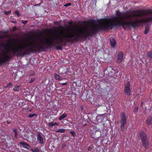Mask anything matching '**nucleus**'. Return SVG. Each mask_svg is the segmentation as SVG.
I'll list each match as a JSON object with an SVG mask.
<instances>
[{"instance_id": "obj_1", "label": "nucleus", "mask_w": 152, "mask_h": 152, "mask_svg": "<svg viewBox=\"0 0 152 152\" xmlns=\"http://www.w3.org/2000/svg\"><path fill=\"white\" fill-rule=\"evenodd\" d=\"M132 11L129 14L128 12L121 13L119 10L116 11L117 16L112 18L102 19L100 20L93 21L84 27L80 28H73L71 26L70 30L59 33V45L65 42H70L76 40L78 41L82 38H86L90 35L101 29H107L114 26H121L125 30L131 28H134L138 26L144 20L142 16L135 15L137 13Z\"/></svg>"}, {"instance_id": "obj_2", "label": "nucleus", "mask_w": 152, "mask_h": 152, "mask_svg": "<svg viewBox=\"0 0 152 152\" xmlns=\"http://www.w3.org/2000/svg\"><path fill=\"white\" fill-rule=\"evenodd\" d=\"M135 12L137 13L135 15L142 16L141 19L144 20L141 23H143L149 22L152 20V9H148L145 10H137Z\"/></svg>"}, {"instance_id": "obj_3", "label": "nucleus", "mask_w": 152, "mask_h": 152, "mask_svg": "<svg viewBox=\"0 0 152 152\" xmlns=\"http://www.w3.org/2000/svg\"><path fill=\"white\" fill-rule=\"evenodd\" d=\"M140 136L143 146L146 148H148L149 147V140L147 139L146 134L144 132H141Z\"/></svg>"}, {"instance_id": "obj_4", "label": "nucleus", "mask_w": 152, "mask_h": 152, "mask_svg": "<svg viewBox=\"0 0 152 152\" xmlns=\"http://www.w3.org/2000/svg\"><path fill=\"white\" fill-rule=\"evenodd\" d=\"M121 126V128L122 131H123L125 129V126L126 124V117L125 113L121 112L120 116Z\"/></svg>"}, {"instance_id": "obj_5", "label": "nucleus", "mask_w": 152, "mask_h": 152, "mask_svg": "<svg viewBox=\"0 0 152 152\" xmlns=\"http://www.w3.org/2000/svg\"><path fill=\"white\" fill-rule=\"evenodd\" d=\"M124 91L126 95H129L130 94V85L129 82L125 84Z\"/></svg>"}, {"instance_id": "obj_6", "label": "nucleus", "mask_w": 152, "mask_h": 152, "mask_svg": "<svg viewBox=\"0 0 152 152\" xmlns=\"http://www.w3.org/2000/svg\"><path fill=\"white\" fill-rule=\"evenodd\" d=\"M123 53L122 51H120L117 56V60L118 62L121 63L123 60Z\"/></svg>"}, {"instance_id": "obj_7", "label": "nucleus", "mask_w": 152, "mask_h": 152, "mask_svg": "<svg viewBox=\"0 0 152 152\" xmlns=\"http://www.w3.org/2000/svg\"><path fill=\"white\" fill-rule=\"evenodd\" d=\"M20 145H22L23 148H26L29 150L31 148V146L27 143L25 142H20Z\"/></svg>"}, {"instance_id": "obj_8", "label": "nucleus", "mask_w": 152, "mask_h": 152, "mask_svg": "<svg viewBox=\"0 0 152 152\" xmlns=\"http://www.w3.org/2000/svg\"><path fill=\"white\" fill-rule=\"evenodd\" d=\"M110 44L112 47H114L116 45V42L115 39L113 38L110 39Z\"/></svg>"}, {"instance_id": "obj_9", "label": "nucleus", "mask_w": 152, "mask_h": 152, "mask_svg": "<svg viewBox=\"0 0 152 152\" xmlns=\"http://www.w3.org/2000/svg\"><path fill=\"white\" fill-rule=\"evenodd\" d=\"M37 140L39 141V143L42 144L43 143V139L40 134H38L37 136Z\"/></svg>"}, {"instance_id": "obj_10", "label": "nucleus", "mask_w": 152, "mask_h": 152, "mask_svg": "<svg viewBox=\"0 0 152 152\" xmlns=\"http://www.w3.org/2000/svg\"><path fill=\"white\" fill-rule=\"evenodd\" d=\"M147 125H150L152 123V115L150 116L148 118L147 121Z\"/></svg>"}, {"instance_id": "obj_11", "label": "nucleus", "mask_w": 152, "mask_h": 152, "mask_svg": "<svg viewBox=\"0 0 152 152\" xmlns=\"http://www.w3.org/2000/svg\"><path fill=\"white\" fill-rule=\"evenodd\" d=\"M147 56L150 60H152V51L148 52L147 53Z\"/></svg>"}, {"instance_id": "obj_12", "label": "nucleus", "mask_w": 152, "mask_h": 152, "mask_svg": "<svg viewBox=\"0 0 152 152\" xmlns=\"http://www.w3.org/2000/svg\"><path fill=\"white\" fill-rule=\"evenodd\" d=\"M54 75L56 80H58L59 81H60L61 80V79H60V77L59 75L56 73H55Z\"/></svg>"}, {"instance_id": "obj_13", "label": "nucleus", "mask_w": 152, "mask_h": 152, "mask_svg": "<svg viewBox=\"0 0 152 152\" xmlns=\"http://www.w3.org/2000/svg\"><path fill=\"white\" fill-rule=\"evenodd\" d=\"M20 90L19 86H15L13 88V90L15 91H18Z\"/></svg>"}, {"instance_id": "obj_14", "label": "nucleus", "mask_w": 152, "mask_h": 152, "mask_svg": "<svg viewBox=\"0 0 152 152\" xmlns=\"http://www.w3.org/2000/svg\"><path fill=\"white\" fill-rule=\"evenodd\" d=\"M67 116V115L66 113H64L61 116L59 117V120L60 121L62 119L65 118Z\"/></svg>"}, {"instance_id": "obj_15", "label": "nucleus", "mask_w": 152, "mask_h": 152, "mask_svg": "<svg viewBox=\"0 0 152 152\" xmlns=\"http://www.w3.org/2000/svg\"><path fill=\"white\" fill-rule=\"evenodd\" d=\"M65 129H59L57 130L56 132H57L63 133L64 132Z\"/></svg>"}, {"instance_id": "obj_16", "label": "nucleus", "mask_w": 152, "mask_h": 152, "mask_svg": "<svg viewBox=\"0 0 152 152\" xmlns=\"http://www.w3.org/2000/svg\"><path fill=\"white\" fill-rule=\"evenodd\" d=\"M29 151H31L33 152H39V150L37 148H35L34 149L32 148L31 147V148L30 149Z\"/></svg>"}, {"instance_id": "obj_17", "label": "nucleus", "mask_w": 152, "mask_h": 152, "mask_svg": "<svg viewBox=\"0 0 152 152\" xmlns=\"http://www.w3.org/2000/svg\"><path fill=\"white\" fill-rule=\"evenodd\" d=\"M149 28L148 26H146L145 28V30L144 31V34H147L148 33L149 31Z\"/></svg>"}, {"instance_id": "obj_18", "label": "nucleus", "mask_w": 152, "mask_h": 152, "mask_svg": "<svg viewBox=\"0 0 152 152\" xmlns=\"http://www.w3.org/2000/svg\"><path fill=\"white\" fill-rule=\"evenodd\" d=\"M36 116V114L35 113H31L28 116L29 118H31L33 116Z\"/></svg>"}, {"instance_id": "obj_19", "label": "nucleus", "mask_w": 152, "mask_h": 152, "mask_svg": "<svg viewBox=\"0 0 152 152\" xmlns=\"http://www.w3.org/2000/svg\"><path fill=\"white\" fill-rule=\"evenodd\" d=\"M48 126L50 128L54 126V124L53 123H48Z\"/></svg>"}, {"instance_id": "obj_20", "label": "nucleus", "mask_w": 152, "mask_h": 152, "mask_svg": "<svg viewBox=\"0 0 152 152\" xmlns=\"http://www.w3.org/2000/svg\"><path fill=\"white\" fill-rule=\"evenodd\" d=\"M15 13L17 15V16H18V17H19L20 15V14L19 13V11H18V10H16L15 11Z\"/></svg>"}, {"instance_id": "obj_21", "label": "nucleus", "mask_w": 152, "mask_h": 152, "mask_svg": "<svg viewBox=\"0 0 152 152\" xmlns=\"http://www.w3.org/2000/svg\"><path fill=\"white\" fill-rule=\"evenodd\" d=\"M138 107H135L134 109V112L135 113H137L138 111Z\"/></svg>"}, {"instance_id": "obj_22", "label": "nucleus", "mask_w": 152, "mask_h": 152, "mask_svg": "<svg viewBox=\"0 0 152 152\" xmlns=\"http://www.w3.org/2000/svg\"><path fill=\"white\" fill-rule=\"evenodd\" d=\"M10 12L11 11H5L4 12V13L6 15H8Z\"/></svg>"}, {"instance_id": "obj_23", "label": "nucleus", "mask_w": 152, "mask_h": 152, "mask_svg": "<svg viewBox=\"0 0 152 152\" xmlns=\"http://www.w3.org/2000/svg\"><path fill=\"white\" fill-rule=\"evenodd\" d=\"M70 133L74 137L75 135V133L73 131H71L70 132Z\"/></svg>"}, {"instance_id": "obj_24", "label": "nucleus", "mask_w": 152, "mask_h": 152, "mask_svg": "<svg viewBox=\"0 0 152 152\" xmlns=\"http://www.w3.org/2000/svg\"><path fill=\"white\" fill-rule=\"evenodd\" d=\"M12 84L11 83H9L7 86L6 87L7 88L9 87L10 86H12Z\"/></svg>"}, {"instance_id": "obj_25", "label": "nucleus", "mask_w": 152, "mask_h": 152, "mask_svg": "<svg viewBox=\"0 0 152 152\" xmlns=\"http://www.w3.org/2000/svg\"><path fill=\"white\" fill-rule=\"evenodd\" d=\"M71 5V4L70 3H69L67 4H66L64 5V6L65 7H66L69 6H70Z\"/></svg>"}, {"instance_id": "obj_26", "label": "nucleus", "mask_w": 152, "mask_h": 152, "mask_svg": "<svg viewBox=\"0 0 152 152\" xmlns=\"http://www.w3.org/2000/svg\"><path fill=\"white\" fill-rule=\"evenodd\" d=\"M35 80V79L34 78H32L31 79L30 81L29 82L30 83H31L33 81H34Z\"/></svg>"}, {"instance_id": "obj_27", "label": "nucleus", "mask_w": 152, "mask_h": 152, "mask_svg": "<svg viewBox=\"0 0 152 152\" xmlns=\"http://www.w3.org/2000/svg\"><path fill=\"white\" fill-rule=\"evenodd\" d=\"M62 49V47L60 46H59L57 47V50H61Z\"/></svg>"}, {"instance_id": "obj_28", "label": "nucleus", "mask_w": 152, "mask_h": 152, "mask_svg": "<svg viewBox=\"0 0 152 152\" xmlns=\"http://www.w3.org/2000/svg\"><path fill=\"white\" fill-rule=\"evenodd\" d=\"M54 126V125H58L59 124V123L58 122H56L53 123Z\"/></svg>"}, {"instance_id": "obj_29", "label": "nucleus", "mask_w": 152, "mask_h": 152, "mask_svg": "<svg viewBox=\"0 0 152 152\" xmlns=\"http://www.w3.org/2000/svg\"><path fill=\"white\" fill-rule=\"evenodd\" d=\"M27 23V21H23V23L25 24H26Z\"/></svg>"}, {"instance_id": "obj_30", "label": "nucleus", "mask_w": 152, "mask_h": 152, "mask_svg": "<svg viewBox=\"0 0 152 152\" xmlns=\"http://www.w3.org/2000/svg\"><path fill=\"white\" fill-rule=\"evenodd\" d=\"M117 69V71L116 72L114 70V69H112V70H113L115 72V73H117V72H118V69Z\"/></svg>"}, {"instance_id": "obj_31", "label": "nucleus", "mask_w": 152, "mask_h": 152, "mask_svg": "<svg viewBox=\"0 0 152 152\" xmlns=\"http://www.w3.org/2000/svg\"><path fill=\"white\" fill-rule=\"evenodd\" d=\"M13 131L15 133H17V132L16 129H13Z\"/></svg>"}, {"instance_id": "obj_32", "label": "nucleus", "mask_w": 152, "mask_h": 152, "mask_svg": "<svg viewBox=\"0 0 152 152\" xmlns=\"http://www.w3.org/2000/svg\"><path fill=\"white\" fill-rule=\"evenodd\" d=\"M15 137L16 138H17V133H15Z\"/></svg>"}, {"instance_id": "obj_33", "label": "nucleus", "mask_w": 152, "mask_h": 152, "mask_svg": "<svg viewBox=\"0 0 152 152\" xmlns=\"http://www.w3.org/2000/svg\"><path fill=\"white\" fill-rule=\"evenodd\" d=\"M69 25H72V23L71 22H69Z\"/></svg>"}, {"instance_id": "obj_34", "label": "nucleus", "mask_w": 152, "mask_h": 152, "mask_svg": "<svg viewBox=\"0 0 152 152\" xmlns=\"http://www.w3.org/2000/svg\"><path fill=\"white\" fill-rule=\"evenodd\" d=\"M66 84V83H63L62 84H63V85H65Z\"/></svg>"}, {"instance_id": "obj_35", "label": "nucleus", "mask_w": 152, "mask_h": 152, "mask_svg": "<svg viewBox=\"0 0 152 152\" xmlns=\"http://www.w3.org/2000/svg\"><path fill=\"white\" fill-rule=\"evenodd\" d=\"M143 103H142H142H141V105H143Z\"/></svg>"}]
</instances>
